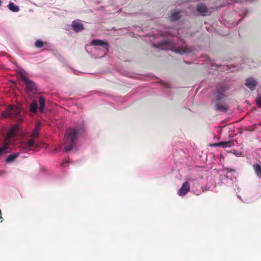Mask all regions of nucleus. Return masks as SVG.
<instances>
[{
    "mask_svg": "<svg viewBox=\"0 0 261 261\" xmlns=\"http://www.w3.org/2000/svg\"><path fill=\"white\" fill-rule=\"evenodd\" d=\"M82 129L77 128H69L66 131L64 139V146L66 151H69L73 148L78 135L81 134Z\"/></svg>",
    "mask_w": 261,
    "mask_h": 261,
    "instance_id": "obj_1",
    "label": "nucleus"
},
{
    "mask_svg": "<svg viewBox=\"0 0 261 261\" xmlns=\"http://www.w3.org/2000/svg\"><path fill=\"white\" fill-rule=\"evenodd\" d=\"M1 175V174L0 173V175Z\"/></svg>",
    "mask_w": 261,
    "mask_h": 261,
    "instance_id": "obj_28",
    "label": "nucleus"
},
{
    "mask_svg": "<svg viewBox=\"0 0 261 261\" xmlns=\"http://www.w3.org/2000/svg\"><path fill=\"white\" fill-rule=\"evenodd\" d=\"M233 145L232 141H222L214 144L215 146H221L222 147H231Z\"/></svg>",
    "mask_w": 261,
    "mask_h": 261,
    "instance_id": "obj_12",
    "label": "nucleus"
},
{
    "mask_svg": "<svg viewBox=\"0 0 261 261\" xmlns=\"http://www.w3.org/2000/svg\"><path fill=\"white\" fill-rule=\"evenodd\" d=\"M39 102L40 104V107L39 108V110L41 113H42L44 108H45V98L42 96H39Z\"/></svg>",
    "mask_w": 261,
    "mask_h": 261,
    "instance_id": "obj_13",
    "label": "nucleus"
},
{
    "mask_svg": "<svg viewBox=\"0 0 261 261\" xmlns=\"http://www.w3.org/2000/svg\"><path fill=\"white\" fill-rule=\"evenodd\" d=\"M38 109V105L36 101H33L30 105V111L32 113H36Z\"/></svg>",
    "mask_w": 261,
    "mask_h": 261,
    "instance_id": "obj_18",
    "label": "nucleus"
},
{
    "mask_svg": "<svg viewBox=\"0 0 261 261\" xmlns=\"http://www.w3.org/2000/svg\"><path fill=\"white\" fill-rule=\"evenodd\" d=\"M9 9L14 12H18L19 10L18 6L15 5L13 3H10L9 4Z\"/></svg>",
    "mask_w": 261,
    "mask_h": 261,
    "instance_id": "obj_20",
    "label": "nucleus"
},
{
    "mask_svg": "<svg viewBox=\"0 0 261 261\" xmlns=\"http://www.w3.org/2000/svg\"><path fill=\"white\" fill-rule=\"evenodd\" d=\"M72 27L73 30L76 32H79L84 30V25L83 23L76 21L72 22Z\"/></svg>",
    "mask_w": 261,
    "mask_h": 261,
    "instance_id": "obj_11",
    "label": "nucleus"
},
{
    "mask_svg": "<svg viewBox=\"0 0 261 261\" xmlns=\"http://www.w3.org/2000/svg\"><path fill=\"white\" fill-rule=\"evenodd\" d=\"M18 129L17 126H15L11 128L8 132L6 137L4 140V143L9 144L11 139L14 137L15 134Z\"/></svg>",
    "mask_w": 261,
    "mask_h": 261,
    "instance_id": "obj_6",
    "label": "nucleus"
},
{
    "mask_svg": "<svg viewBox=\"0 0 261 261\" xmlns=\"http://www.w3.org/2000/svg\"><path fill=\"white\" fill-rule=\"evenodd\" d=\"M256 102L257 105V106L261 108V96H258L256 98Z\"/></svg>",
    "mask_w": 261,
    "mask_h": 261,
    "instance_id": "obj_23",
    "label": "nucleus"
},
{
    "mask_svg": "<svg viewBox=\"0 0 261 261\" xmlns=\"http://www.w3.org/2000/svg\"><path fill=\"white\" fill-rule=\"evenodd\" d=\"M8 149L9 145L4 143V146L0 147V156L3 155L4 154L8 152Z\"/></svg>",
    "mask_w": 261,
    "mask_h": 261,
    "instance_id": "obj_19",
    "label": "nucleus"
},
{
    "mask_svg": "<svg viewBox=\"0 0 261 261\" xmlns=\"http://www.w3.org/2000/svg\"><path fill=\"white\" fill-rule=\"evenodd\" d=\"M224 170L226 171L227 173H228V172H236V170L235 169H231V168H225Z\"/></svg>",
    "mask_w": 261,
    "mask_h": 261,
    "instance_id": "obj_24",
    "label": "nucleus"
},
{
    "mask_svg": "<svg viewBox=\"0 0 261 261\" xmlns=\"http://www.w3.org/2000/svg\"><path fill=\"white\" fill-rule=\"evenodd\" d=\"M20 79L25 85L27 91H30L32 93L36 92L37 86L32 81L30 80L24 75H21Z\"/></svg>",
    "mask_w": 261,
    "mask_h": 261,
    "instance_id": "obj_4",
    "label": "nucleus"
},
{
    "mask_svg": "<svg viewBox=\"0 0 261 261\" xmlns=\"http://www.w3.org/2000/svg\"><path fill=\"white\" fill-rule=\"evenodd\" d=\"M21 105H9L8 106L5 111L2 113L4 117H9L11 118H18V122L21 123L22 121L21 112Z\"/></svg>",
    "mask_w": 261,
    "mask_h": 261,
    "instance_id": "obj_2",
    "label": "nucleus"
},
{
    "mask_svg": "<svg viewBox=\"0 0 261 261\" xmlns=\"http://www.w3.org/2000/svg\"><path fill=\"white\" fill-rule=\"evenodd\" d=\"M35 45L36 47L40 48L43 46L44 42L40 40H37L36 41Z\"/></svg>",
    "mask_w": 261,
    "mask_h": 261,
    "instance_id": "obj_22",
    "label": "nucleus"
},
{
    "mask_svg": "<svg viewBox=\"0 0 261 261\" xmlns=\"http://www.w3.org/2000/svg\"><path fill=\"white\" fill-rule=\"evenodd\" d=\"M190 183L188 181H186L182 184L181 188L178 192V194L180 196H184L190 191Z\"/></svg>",
    "mask_w": 261,
    "mask_h": 261,
    "instance_id": "obj_7",
    "label": "nucleus"
},
{
    "mask_svg": "<svg viewBox=\"0 0 261 261\" xmlns=\"http://www.w3.org/2000/svg\"><path fill=\"white\" fill-rule=\"evenodd\" d=\"M2 211H1V210H0V222H1V223L3 222V221H4V219H3V218L2 217Z\"/></svg>",
    "mask_w": 261,
    "mask_h": 261,
    "instance_id": "obj_25",
    "label": "nucleus"
},
{
    "mask_svg": "<svg viewBox=\"0 0 261 261\" xmlns=\"http://www.w3.org/2000/svg\"><path fill=\"white\" fill-rule=\"evenodd\" d=\"M253 168L255 173L258 177H261V166L258 164H254L253 165Z\"/></svg>",
    "mask_w": 261,
    "mask_h": 261,
    "instance_id": "obj_16",
    "label": "nucleus"
},
{
    "mask_svg": "<svg viewBox=\"0 0 261 261\" xmlns=\"http://www.w3.org/2000/svg\"><path fill=\"white\" fill-rule=\"evenodd\" d=\"M228 174V173H226V175H225V177H226V178H229V176H228V174Z\"/></svg>",
    "mask_w": 261,
    "mask_h": 261,
    "instance_id": "obj_27",
    "label": "nucleus"
},
{
    "mask_svg": "<svg viewBox=\"0 0 261 261\" xmlns=\"http://www.w3.org/2000/svg\"><path fill=\"white\" fill-rule=\"evenodd\" d=\"M40 124L37 123L36 125L35 128L33 130L31 135L30 138L25 141H24L21 144V147L25 151L30 150L32 147H34L37 148L38 145H36L35 142L36 140L38 137L39 132L40 130Z\"/></svg>",
    "mask_w": 261,
    "mask_h": 261,
    "instance_id": "obj_3",
    "label": "nucleus"
},
{
    "mask_svg": "<svg viewBox=\"0 0 261 261\" xmlns=\"http://www.w3.org/2000/svg\"><path fill=\"white\" fill-rule=\"evenodd\" d=\"M228 89V87L223 84H220L217 87V91L218 92H222L224 94V92Z\"/></svg>",
    "mask_w": 261,
    "mask_h": 261,
    "instance_id": "obj_14",
    "label": "nucleus"
},
{
    "mask_svg": "<svg viewBox=\"0 0 261 261\" xmlns=\"http://www.w3.org/2000/svg\"><path fill=\"white\" fill-rule=\"evenodd\" d=\"M67 162H64L62 164V166H65V164H66Z\"/></svg>",
    "mask_w": 261,
    "mask_h": 261,
    "instance_id": "obj_26",
    "label": "nucleus"
},
{
    "mask_svg": "<svg viewBox=\"0 0 261 261\" xmlns=\"http://www.w3.org/2000/svg\"><path fill=\"white\" fill-rule=\"evenodd\" d=\"M19 155V153H14L8 155L6 160V162L10 163L14 161Z\"/></svg>",
    "mask_w": 261,
    "mask_h": 261,
    "instance_id": "obj_15",
    "label": "nucleus"
},
{
    "mask_svg": "<svg viewBox=\"0 0 261 261\" xmlns=\"http://www.w3.org/2000/svg\"><path fill=\"white\" fill-rule=\"evenodd\" d=\"M214 95H215V98L212 100V101H219L220 100L223 99V98L225 97L224 94L222 93V92H218L217 91L214 93Z\"/></svg>",
    "mask_w": 261,
    "mask_h": 261,
    "instance_id": "obj_17",
    "label": "nucleus"
},
{
    "mask_svg": "<svg viewBox=\"0 0 261 261\" xmlns=\"http://www.w3.org/2000/svg\"><path fill=\"white\" fill-rule=\"evenodd\" d=\"M180 17V13L179 12H174L171 14L170 19L172 21H176L179 19Z\"/></svg>",
    "mask_w": 261,
    "mask_h": 261,
    "instance_id": "obj_21",
    "label": "nucleus"
},
{
    "mask_svg": "<svg viewBox=\"0 0 261 261\" xmlns=\"http://www.w3.org/2000/svg\"><path fill=\"white\" fill-rule=\"evenodd\" d=\"M212 102L217 111L226 112L228 110L229 107L225 103H221L220 101H212Z\"/></svg>",
    "mask_w": 261,
    "mask_h": 261,
    "instance_id": "obj_5",
    "label": "nucleus"
},
{
    "mask_svg": "<svg viewBox=\"0 0 261 261\" xmlns=\"http://www.w3.org/2000/svg\"><path fill=\"white\" fill-rule=\"evenodd\" d=\"M91 45L95 46H105L107 50H108L109 48L108 43L105 42L103 40L99 39H94L92 40L91 42Z\"/></svg>",
    "mask_w": 261,
    "mask_h": 261,
    "instance_id": "obj_10",
    "label": "nucleus"
},
{
    "mask_svg": "<svg viewBox=\"0 0 261 261\" xmlns=\"http://www.w3.org/2000/svg\"><path fill=\"white\" fill-rule=\"evenodd\" d=\"M197 11L203 16H205L207 15V13L208 12V10L204 4H199L197 5V8H196Z\"/></svg>",
    "mask_w": 261,
    "mask_h": 261,
    "instance_id": "obj_9",
    "label": "nucleus"
},
{
    "mask_svg": "<svg viewBox=\"0 0 261 261\" xmlns=\"http://www.w3.org/2000/svg\"><path fill=\"white\" fill-rule=\"evenodd\" d=\"M245 85L251 90H254L257 85V82L253 78L249 77L246 80Z\"/></svg>",
    "mask_w": 261,
    "mask_h": 261,
    "instance_id": "obj_8",
    "label": "nucleus"
}]
</instances>
